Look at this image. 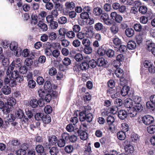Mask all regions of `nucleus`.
Returning <instances> with one entry per match:
<instances>
[{
	"instance_id": "4d7b16f0",
	"label": "nucleus",
	"mask_w": 155,
	"mask_h": 155,
	"mask_svg": "<svg viewBox=\"0 0 155 155\" xmlns=\"http://www.w3.org/2000/svg\"><path fill=\"white\" fill-rule=\"evenodd\" d=\"M102 12L101 8L97 7L94 8L93 13L96 15H99L102 13Z\"/></svg>"
},
{
	"instance_id": "f704fd0d",
	"label": "nucleus",
	"mask_w": 155,
	"mask_h": 155,
	"mask_svg": "<svg viewBox=\"0 0 155 155\" xmlns=\"http://www.w3.org/2000/svg\"><path fill=\"white\" fill-rule=\"evenodd\" d=\"M49 152L51 155H56L59 152V150L57 147H53L50 149Z\"/></svg>"
},
{
	"instance_id": "a211bd4d",
	"label": "nucleus",
	"mask_w": 155,
	"mask_h": 155,
	"mask_svg": "<svg viewBox=\"0 0 155 155\" xmlns=\"http://www.w3.org/2000/svg\"><path fill=\"white\" fill-rule=\"evenodd\" d=\"M63 67L62 65H60L59 67V69L60 71L59 72H58V73L56 75V78L57 80H60L63 78L65 76L63 74V73L61 72V71H64V70L63 69H62Z\"/></svg>"
},
{
	"instance_id": "6e6d98bb",
	"label": "nucleus",
	"mask_w": 155,
	"mask_h": 155,
	"mask_svg": "<svg viewBox=\"0 0 155 155\" xmlns=\"http://www.w3.org/2000/svg\"><path fill=\"white\" fill-rule=\"evenodd\" d=\"M84 52L86 54H90L92 52V49L90 46L85 47Z\"/></svg>"
},
{
	"instance_id": "603ef678",
	"label": "nucleus",
	"mask_w": 155,
	"mask_h": 155,
	"mask_svg": "<svg viewBox=\"0 0 155 155\" xmlns=\"http://www.w3.org/2000/svg\"><path fill=\"white\" fill-rule=\"evenodd\" d=\"M82 43L84 47L90 46L91 43L90 40L87 38L83 39L82 41Z\"/></svg>"
},
{
	"instance_id": "37998d69",
	"label": "nucleus",
	"mask_w": 155,
	"mask_h": 155,
	"mask_svg": "<svg viewBox=\"0 0 155 155\" xmlns=\"http://www.w3.org/2000/svg\"><path fill=\"white\" fill-rule=\"evenodd\" d=\"M57 143L58 146L60 147H64L66 143L65 140L61 138L58 140Z\"/></svg>"
},
{
	"instance_id": "9d476101",
	"label": "nucleus",
	"mask_w": 155,
	"mask_h": 155,
	"mask_svg": "<svg viewBox=\"0 0 155 155\" xmlns=\"http://www.w3.org/2000/svg\"><path fill=\"white\" fill-rule=\"evenodd\" d=\"M64 6L65 8L67 11H71L75 7V4L73 2L68 1L65 3Z\"/></svg>"
},
{
	"instance_id": "f03ea898",
	"label": "nucleus",
	"mask_w": 155,
	"mask_h": 155,
	"mask_svg": "<svg viewBox=\"0 0 155 155\" xmlns=\"http://www.w3.org/2000/svg\"><path fill=\"white\" fill-rule=\"evenodd\" d=\"M16 104V101L13 97H8L5 103V108L7 112H9L13 108V106Z\"/></svg>"
},
{
	"instance_id": "c9c22d12",
	"label": "nucleus",
	"mask_w": 155,
	"mask_h": 155,
	"mask_svg": "<svg viewBox=\"0 0 155 155\" xmlns=\"http://www.w3.org/2000/svg\"><path fill=\"white\" fill-rule=\"evenodd\" d=\"M110 31L112 34H116L119 31V27L116 25H113L110 28Z\"/></svg>"
},
{
	"instance_id": "680f3d73",
	"label": "nucleus",
	"mask_w": 155,
	"mask_h": 155,
	"mask_svg": "<svg viewBox=\"0 0 155 155\" xmlns=\"http://www.w3.org/2000/svg\"><path fill=\"white\" fill-rule=\"evenodd\" d=\"M44 115L43 114L41 113H37L35 114V118L36 120H42Z\"/></svg>"
},
{
	"instance_id": "1a4fd4ad",
	"label": "nucleus",
	"mask_w": 155,
	"mask_h": 155,
	"mask_svg": "<svg viewBox=\"0 0 155 155\" xmlns=\"http://www.w3.org/2000/svg\"><path fill=\"white\" fill-rule=\"evenodd\" d=\"M147 70H148L149 72L151 73H155V67L153 64L148 69H146L144 70V71H142L141 73V75L142 77H144V78H145V77L148 74V73L147 72Z\"/></svg>"
},
{
	"instance_id": "7ed1b4c3",
	"label": "nucleus",
	"mask_w": 155,
	"mask_h": 155,
	"mask_svg": "<svg viewBox=\"0 0 155 155\" xmlns=\"http://www.w3.org/2000/svg\"><path fill=\"white\" fill-rule=\"evenodd\" d=\"M22 61V60L19 58L15 59L8 67L6 71V74H9L11 73V71H13L14 69L15 64L17 65L18 67L20 66L21 65Z\"/></svg>"
},
{
	"instance_id": "3c124183",
	"label": "nucleus",
	"mask_w": 155,
	"mask_h": 155,
	"mask_svg": "<svg viewBox=\"0 0 155 155\" xmlns=\"http://www.w3.org/2000/svg\"><path fill=\"white\" fill-rule=\"evenodd\" d=\"M139 139V137L137 134L133 133L132 134L131 137V140L133 142H137Z\"/></svg>"
},
{
	"instance_id": "2eb2a0df",
	"label": "nucleus",
	"mask_w": 155,
	"mask_h": 155,
	"mask_svg": "<svg viewBox=\"0 0 155 155\" xmlns=\"http://www.w3.org/2000/svg\"><path fill=\"white\" fill-rule=\"evenodd\" d=\"M84 58L87 59V61H89L88 65L89 67L91 68H95L97 65V63L94 60L92 59L91 60H89L90 58L88 56L84 57Z\"/></svg>"
},
{
	"instance_id": "cd10ccee",
	"label": "nucleus",
	"mask_w": 155,
	"mask_h": 155,
	"mask_svg": "<svg viewBox=\"0 0 155 155\" xmlns=\"http://www.w3.org/2000/svg\"><path fill=\"white\" fill-rule=\"evenodd\" d=\"M117 136L118 138L120 140H124L126 137L125 133L123 131L118 132L117 134Z\"/></svg>"
},
{
	"instance_id": "c756f323",
	"label": "nucleus",
	"mask_w": 155,
	"mask_h": 155,
	"mask_svg": "<svg viewBox=\"0 0 155 155\" xmlns=\"http://www.w3.org/2000/svg\"><path fill=\"white\" fill-rule=\"evenodd\" d=\"M125 34L126 35L129 37L132 36L134 34V31L131 28H128L126 29L125 31Z\"/></svg>"
},
{
	"instance_id": "ea45409f",
	"label": "nucleus",
	"mask_w": 155,
	"mask_h": 155,
	"mask_svg": "<svg viewBox=\"0 0 155 155\" xmlns=\"http://www.w3.org/2000/svg\"><path fill=\"white\" fill-rule=\"evenodd\" d=\"M35 150L38 153L41 154L44 152V149L42 145H38L35 147Z\"/></svg>"
},
{
	"instance_id": "de8ad7c7",
	"label": "nucleus",
	"mask_w": 155,
	"mask_h": 155,
	"mask_svg": "<svg viewBox=\"0 0 155 155\" xmlns=\"http://www.w3.org/2000/svg\"><path fill=\"white\" fill-rule=\"evenodd\" d=\"M67 21V18L64 16H62L60 17L58 19V23L60 24H65Z\"/></svg>"
},
{
	"instance_id": "4c0bfd02",
	"label": "nucleus",
	"mask_w": 155,
	"mask_h": 155,
	"mask_svg": "<svg viewBox=\"0 0 155 155\" xmlns=\"http://www.w3.org/2000/svg\"><path fill=\"white\" fill-rule=\"evenodd\" d=\"M67 38L70 39H73L75 36V34L72 31H69L67 32L66 31V34Z\"/></svg>"
},
{
	"instance_id": "c85d7f7f",
	"label": "nucleus",
	"mask_w": 155,
	"mask_h": 155,
	"mask_svg": "<svg viewBox=\"0 0 155 155\" xmlns=\"http://www.w3.org/2000/svg\"><path fill=\"white\" fill-rule=\"evenodd\" d=\"M65 15H68L70 18L73 19L76 17L77 14L75 11L71 10V11H67L65 14Z\"/></svg>"
},
{
	"instance_id": "9b49d317",
	"label": "nucleus",
	"mask_w": 155,
	"mask_h": 155,
	"mask_svg": "<svg viewBox=\"0 0 155 155\" xmlns=\"http://www.w3.org/2000/svg\"><path fill=\"white\" fill-rule=\"evenodd\" d=\"M75 130L79 134L81 140H84L87 138L88 134L86 132L79 130L78 128H76Z\"/></svg>"
},
{
	"instance_id": "338daca9",
	"label": "nucleus",
	"mask_w": 155,
	"mask_h": 155,
	"mask_svg": "<svg viewBox=\"0 0 155 155\" xmlns=\"http://www.w3.org/2000/svg\"><path fill=\"white\" fill-rule=\"evenodd\" d=\"M33 63V61L31 58H27L25 61V64L27 66H31Z\"/></svg>"
},
{
	"instance_id": "5701e85b",
	"label": "nucleus",
	"mask_w": 155,
	"mask_h": 155,
	"mask_svg": "<svg viewBox=\"0 0 155 155\" xmlns=\"http://www.w3.org/2000/svg\"><path fill=\"white\" fill-rule=\"evenodd\" d=\"M2 91L3 93L5 95H8L11 91L10 87L7 85L4 86L2 88Z\"/></svg>"
},
{
	"instance_id": "0eeeda50",
	"label": "nucleus",
	"mask_w": 155,
	"mask_h": 155,
	"mask_svg": "<svg viewBox=\"0 0 155 155\" xmlns=\"http://www.w3.org/2000/svg\"><path fill=\"white\" fill-rule=\"evenodd\" d=\"M143 123L146 125H149L152 124L154 121V118L150 115H145L142 117Z\"/></svg>"
},
{
	"instance_id": "a878e982",
	"label": "nucleus",
	"mask_w": 155,
	"mask_h": 155,
	"mask_svg": "<svg viewBox=\"0 0 155 155\" xmlns=\"http://www.w3.org/2000/svg\"><path fill=\"white\" fill-rule=\"evenodd\" d=\"M31 24L32 25H35L38 23V18L36 15L35 13H33L31 16Z\"/></svg>"
},
{
	"instance_id": "052dcab7",
	"label": "nucleus",
	"mask_w": 155,
	"mask_h": 155,
	"mask_svg": "<svg viewBox=\"0 0 155 155\" xmlns=\"http://www.w3.org/2000/svg\"><path fill=\"white\" fill-rule=\"evenodd\" d=\"M107 122L109 125H112L114 121V117L109 115L107 118Z\"/></svg>"
},
{
	"instance_id": "5fc2aeb1",
	"label": "nucleus",
	"mask_w": 155,
	"mask_h": 155,
	"mask_svg": "<svg viewBox=\"0 0 155 155\" xmlns=\"http://www.w3.org/2000/svg\"><path fill=\"white\" fill-rule=\"evenodd\" d=\"M48 37L50 40H54L57 38V35L55 33L52 32L48 33Z\"/></svg>"
},
{
	"instance_id": "c03bdc74",
	"label": "nucleus",
	"mask_w": 155,
	"mask_h": 155,
	"mask_svg": "<svg viewBox=\"0 0 155 155\" xmlns=\"http://www.w3.org/2000/svg\"><path fill=\"white\" fill-rule=\"evenodd\" d=\"M54 7L55 9L57 11H61L63 8V5L62 4L58 2H56L55 3Z\"/></svg>"
},
{
	"instance_id": "ddd939ff",
	"label": "nucleus",
	"mask_w": 155,
	"mask_h": 155,
	"mask_svg": "<svg viewBox=\"0 0 155 155\" xmlns=\"http://www.w3.org/2000/svg\"><path fill=\"white\" fill-rule=\"evenodd\" d=\"M155 45L151 40H148L146 41L145 46L146 49L149 51H150L153 48L155 47Z\"/></svg>"
},
{
	"instance_id": "13d9d810",
	"label": "nucleus",
	"mask_w": 155,
	"mask_h": 155,
	"mask_svg": "<svg viewBox=\"0 0 155 155\" xmlns=\"http://www.w3.org/2000/svg\"><path fill=\"white\" fill-rule=\"evenodd\" d=\"M134 28L136 31H140L142 28L141 25L140 23H136L134 25Z\"/></svg>"
},
{
	"instance_id": "09e8293b",
	"label": "nucleus",
	"mask_w": 155,
	"mask_h": 155,
	"mask_svg": "<svg viewBox=\"0 0 155 155\" xmlns=\"http://www.w3.org/2000/svg\"><path fill=\"white\" fill-rule=\"evenodd\" d=\"M18 44L15 41L12 42L10 45V48L12 51H16L17 48Z\"/></svg>"
},
{
	"instance_id": "7c9ffc66",
	"label": "nucleus",
	"mask_w": 155,
	"mask_h": 155,
	"mask_svg": "<svg viewBox=\"0 0 155 155\" xmlns=\"http://www.w3.org/2000/svg\"><path fill=\"white\" fill-rule=\"evenodd\" d=\"M11 71L10 75V77L15 79H17L19 76V71L17 70H15L14 71Z\"/></svg>"
},
{
	"instance_id": "a18cd8bd",
	"label": "nucleus",
	"mask_w": 155,
	"mask_h": 155,
	"mask_svg": "<svg viewBox=\"0 0 155 155\" xmlns=\"http://www.w3.org/2000/svg\"><path fill=\"white\" fill-rule=\"evenodd\" d=\"M66 129L69 132H71L73 131L74 133L77 132L76 130H75L76 129H74V127L72 124H69L67 125Z\"/></svg>"
},
{
	"instance_id": "864d4df0",
	"label": "nucleus",
	"mask_w": 155,
	"mask_h": 155,
	"mask_svg": "<svg viewBox=\"0 0 155 155\" xmlns=\"http://www.w3.org/2000/svg\"><path fill=\"white\" fill-rule=\"evenodd\" d=\"M106 54L108 57L112 58L114 55V51L112 49H108L106 51Z\"/></svg>"
},
{
	"instance_id": "8fccbe9b",
	"label": "nucleus",
	"mask_w": 155,
	"mask_h": 155,
	"mask_svg": "<svg viewBox=\"0 0 155 155\" xmlns=\"http://www.w3.org/2000/svg\"><path fill=\"white\" fill-rule=\"evenodd\" d=\"M103 24L101 23H96L94 26L95 29L97 31L101 30L103 29Z\"/></svg>"
},
{
	"instance_id": "473e14b6",
	"label": "nucleus",
	"mask_w": 155,
	"mask_h": 155,
	"mask_svg": "<svg viewBox=\"0 0 155 155\" xmlns=\"http://www.w3.org/2000/svg\"><path fill=\"white\" fill-rule=\"evenodd\" d=\"M93 118V115L91 113L86 114L84 117V121L86 120L87 122H90L92 121Z\"/></svg>"
},
{
	"instance_id": "69168bd1",
	"label": "nucleus",
	"mask_w": 155,
	"mask_h": 155,
	"mask_svg": "<svg viewBox=\"0 0 155 155\" xmlns=\"http://www.w3.org/2000/svg\"><path fill=\"white\" fill-rule=\"evenodd\" d=\"M62 63L65 65L68 66L71 64V61L69 58L66 57L63 59L62 61Z\"/></svg>"
},
{
	"instance_id": "b1692460",
	"label": "nucleus",
	"mask_w": 155,
	"mask_h": 155,
	"mask_svg": "<svg viewBox=\"0 0 155 155\" xmlns=\"http://www.w3.org/2000/svg\"><path fill=\"white\" fill-rule=\"evenodd\" d=\"M57 138L55 136L53 135L48 137V141L50 144H54L57 143Z\"/></svg>"
},
{
	"instance_id": "e2e57ef3",
	"label": "nucleus",
	"mask_w": 155,
	"mask_h": 155,
	"mask_svg": "<svg viewBox=\"0 0 155 155\" xmlns=\"http://www.w3.org/2000/svg\"><path fill=\"white\" fill-rule=\"evenodd\" d=\"M81 65L82 69V71H83L84 70L85 71L86 70H87L89 67L88 64L87 63V62H86L82 63L81 64Z\"/></svg>"
},
{
	"instance_id": "2f4dec72",
	"label": "nucleus",
	"mask_w": 155,
	"mask_h": 155,
	"mask_svg": "<svg viewBox=\"0 0 155 155\" xmlns=\"http://www.w3.org/2000/svg\"><path fill=\"white\" fill-rule=\"evenodd\" d=\"M29 103L30 105L33 108H36L39 104L37 100L34 98L30 100Z\"/></svg>"
},
{
	"instance_id": "bf43d9fd",
	"label": "nucleus",
	"mask_w": 155,
	"mask_h": 155,
	"mask_svg": "<svg viewBox=\"0 0 155 155\" xmlns=\"http://www.w3.org/2000/svg\"><path fill=\"white\" fill-rule=\"evenodd\" d=\"M28 70V67L25 65L21 66L19 69V72L20 73L22 74L26 73L27 72Z\"/></svg>"
},
{
	"instance_id": "dca6fc26",
	"label": "nucleus",
	"mask_w": 155,
	"mask_h": 155,
	"mask_svg": "<svg viewBox=\"0 0 155 155\" xmlns=\"http://www.w3.org/2000/svg\"><path fill=\"white\" fill-rule=\"evenodd\" d=\"M118 110V108L116 106H113L111 107L108 108L106 112H103L102 113V114H103V113H104V115L108 116L107 112H109L110 113L113 114H115L116 113Z\"/></svg>"
},
{
	"instance_id": "49530a36",
	"label": "nucleus",
	"mask_w": 155,
	"mask_h": 155,
	"mask_svg": "<svg viewBox=\"0 0 155 155\" xmlns=\"http://www.w3.org/2000/svg\"><path fill=\"white\" fill-rule=\"evenodd\" d=\"M75 60L78 62H80L82 61L83 59V55L80 53L77 54L74 56Z\"/></svg>"
},
{
	"instance_id": "412c9836",
	"label": "nucleus",
	"mask_w": 155,
	"mask_h": 155,
	"mask_svg": "<svg viewBox=\"0 0 155 155\" xmlns=\"http://www.w3.org/2000/svg\"><path fill=\"white\" fill-rule=\"evenodd\" d=\"M118 116L120 119L124 120L126 118L127 116V113L124 110H121L118 112Z\"/></svg>"
},
{
	"instance_id": "423d86ee",
	"label": "nucleus",
	"mask_w": 155,
	"mask_h": 155,
	"mask_svg": "<svg viewBox=\"0 0 155 155\" xmlns=\"http://www.w3.org/2000/svg\"><path fill=\"white\" fill-rule=\"evenodd\" d=\"M110 17L114 21L117 23H120L123 20V17L120 15L117 14L115 12H113L111 13Z\"/></svg>"
},
{
	"instance_id": "58836bf2",
	"label": "nucleus",
	"mask_w": 155,
	"mask_h": 155,
	"mask_svg": "<svg viewBox=\"0 0 155 155\" xmlns=\"http://www.w3.org/2000/svg\"><path fill=\"white\" fill-rule=\"evenodd\" d=\"M42 120L45 124H48L51 122V118L49 115H44Z\"/></svg>"
},
{
	"instance_id": "0e129e2a",
	"label": "nucleus",
	"mask_w": 155,
	"mask_h": 155,
	"mask_svg": "<svg viewBox=\"0 0 155 155\" xmlns=\"http://www.w3.org/2000/svg\"><path fill=\"white\" fill-rule=\"evenodd\" d=\"M49 25L51 29H55L57 28L58 25L57 22L56 21H53L49 24Z\"/></svg>"
},
{
	"instance_id": "39448f33",
	"label": "nucleus",
	"mask_w": 155,
	"mask_h": 155,
	"mask_svg": "<svg viewBox=\"0 0 155 155\" xmlns=\"http://www.w3.org/2000/svg\"><path fill=\"white\" fill-rule=\"evenodd\" d=\"M91 110V107L90 106L87 105L84 107V110L79 113V118L81 121H84V116H85L86 114L91 113L90 111Z\"/></svg>"
},
{
	"instance_id": "72a5a7b5",
	"label": "nucleus",
	"mask_w": 155,
	"mask_h": 155,
	"mask_svg": "<svg viewBox=\"0 0 155 155\" xmlns=\"http://www.w3.org/2000/svg\"><path fill=\"white\" fill-rule=\"evenodd\" d=\"M74 150L73 147L70 145L66 146L64 148L65 152L68 153H72Z\"/></svg>"
},
{
	"instance_id": "6e6552de",
	"label": "nucleus",
	"mask_w": 155,
	"mask_h": 155,
	"mask_svg": "<svg viewBox=\"0 0 155 155\" xmlns=\"http://www.w3.org/2000/svg\"><path fill=\"white\" fill-rule=\"evenodd\" d=\"M101 18L104 22L105 24L108 25H110L112 24L111 21L109 18L108 15L106 13H104L102 14Z\"/></svg>"
},
{
	"instance_id": "f257e3e1",
	"label": "nucleus",
	"mask_w": 155,
	"mask_h": 155,
	"mask_svg": "<svg viewBox=\"0 0 155 155\" xmlns=\"http://www.w3.org/2000/svg\"><path fill=\"white\" fill-rule=\"evenodd\" d=\"M143 107L140 103H135L134 106L129 110V115L131 117H134L137 115V112H140Z\"/></svg>"
},
{
	"instance_id": "4be33fe9",
	"label": "nucleus",
	"mask_w": 155,
	"mask_h": 155,
	"mask_svg": "<svg viewBox=\"0 0 155 155\" xmlns=\"http://www.w3.org/2000/svg\"><path fill=\"white\" fill-rule=\"evenodd\" d=\"M97 65L98 66H105L107 63V61L105 60V59L103 58H99L97 61Z\"/></svg>"
},
{
	"instance_id": "e433bc0d",
	"label": "nucleus",
	"mask_w": 155,
	"mask_h": 155,
	"mask_svg": "<svg viewBox=\"0 0 155 155\" xmlns=\"http://www.w3.org/2000/svg\"><path fill=\"white\" fill-rule=\"evenodd\" d=\"M124 149L126 152L128 153H133L134 151V147L131 145H128V146L124 148Z\"/></svg>"
},
{
	"instance_id": "a19ab883",
	"label": "nucleus",
	"mask_w": 155,
	"mask_h": 155,
	"mask_svg": "<svg viewBox=\"0 0 155 155\" xmlns=\"http://www.w3.org/2000/svg\"><path fill=\"white\" fill-rule=\"evenodd\" d=\"M138 11L141 14H144L147 12V8L146 6L142 5L140 7Z\"/></svg>"
},
{
	"instance_id": "774afa93",
	"label": "nucleus",
	"mask_w": 155,
	"mask_h": 155,
	"mask_svg": "<svg viewBox=\"0 0 155 155\" xmlns=\"http://www.w3.org/2000/svg\"><path fill=\"white\" fill-rule=\"evenodd\" d=\"M89 17L88 13L85 12L84 11L80 14V17L81 18L83 19H87L89 18Z\"/></svg>"
},
{
	"instance_id": "6ab92c4d",
	"label": "nucleus",
	"mask_w": 155,
	"mask_h": 155,
	"mask_svg": "<svg viewBox=\"0 0 155 155\" xmlns=\"http://www.w3.org/2000/svg\"><path fill=\"white\" fill-rule=\"evenodd\" d=\"M44 88L49 93L52 92V89L51 82L49 81H47L45 83Z\"/></svg>"
},
{
	"instance_id": "4468645a",
	"label": "nucleus",
	"mask_w": 155,
	"mask_h": 155,
	"mask_svg": "<svg viewBox=\"0 0 155 155\" xmlns=\"http://www.w3.org/2000/svg\"><path fill=\"white\" fill-rule=\"evenodd\" d=\"M125 84L124 86L121 89L120 91V93L122 96H125L128 95L130 96V93L129 94V91H130V87L127 86H125Z\"/></svg>"
},
{
	"instance_id": "20e7f679",
	"label": "nucleus",
	"mask_w": 155,
	"mask_h": 155,
	"mask_svg": "<svg viewBox=\"0 0 155 155\" xmlns=\"http://www.w3.org/2000/svg\"><path fill=\"white\" fill-rule=\"evenodd\" d=\"M115 74L118 78H120V84L123 86L126 84L127 81L124 78H122L123 75V71L120 68H118L115 71Z\"/></svg>"
},
{
	"instance_id": "f3484780",
	"label": "nucleus",
	"mask_w": 155,
	"mask_h": 155,
	"mask_svg": "<svg viewBox=\"0 0 155 155\" xmlns=\"http://www.w3.org/2000/svg\"><path fill=\"white\" fill-rule=\"evenodd\" d=\"M87 30L86 31L85 34L87 37L91 38L93 37L94 35V32L93 29L90 27L87 26L86 28Z\"/></svg>"
},
{
	"instance_id": "393cba45",
	"label": "nucleus",
	"mask_w": 155,
	"mask_h": 155,
	"mask_svg": "<svg viewBox=\"0 0 155 155\" xmlns=\"http://www.w3.org/2000/svg\"><path fill=\"white\" fill-rule=\"evenodd\" d=\"M127 48L130 50L134 49L136 47V44L135 41H129L127 44Z\"/></svg>"
},
{
	"instance_id": "bb28decb",
	"label": "nucleus",
	"mask_w": 155,
	"mask_h": 155,
	"mask_svg": "<svg viewBox=\"0 0 155 155\" xmlns=\"http://www.w3.org/2000/svg\"><path fill=\"white\" fill-rule=\"evenodd\" d=\"M30 51L28 49H25L23 50L22 52V55L25 57H26L28 56L32 58H33V56H34L32 54H30Z\"/></svg>"
},
{
	"instance_id": "79ce46f5",
	"label": "nucleus",
	"mask_w": 155,
	"mask_h": 155,
	"mask_svg": "<svg viewBox=\"0 0 155 155\" xmlns=\"http://www.w3.org/2000/svg\"><path fill=\"white\" fill-rule=\"evenodd\" d=\"M147 131L150 134H153L155 133V125H152L147 127Z\"/></svg>"
},
{
	"instance_id": "f8f14e48",
	"label": "nucleus",
	"mask_w": 155,
	"mask_h": 155,
	"mask_svg": "<svg viewBox=\"0 0 155 155\" xmlns=\"http://www.w3.org/2000/svg\"><path fill=\"white\" fill-rule=\"evenodd\" d=\"M134 104L133 101L130 98H128L125 99L124 101V105L125 107L128 108V114H129V110L131 109Z\"/></svg>"
},
{
	"instance_id": "aec40b11",
	"label": "nucleus",
	"mask_w": 155,
	"mask_h": 155,
	"mask_svg": "<svg viewBox=\"0 0 155 155\" xmlns=\"http://www.w3.org/2000/svg\"><path fill=\"white\" fill-rule=\"evenodd\" d=\"M38 26L43 31H45L48 29V26L46 24L43 23V21L41 20L39 21Z\"/></svg>"
}]
</instances>
